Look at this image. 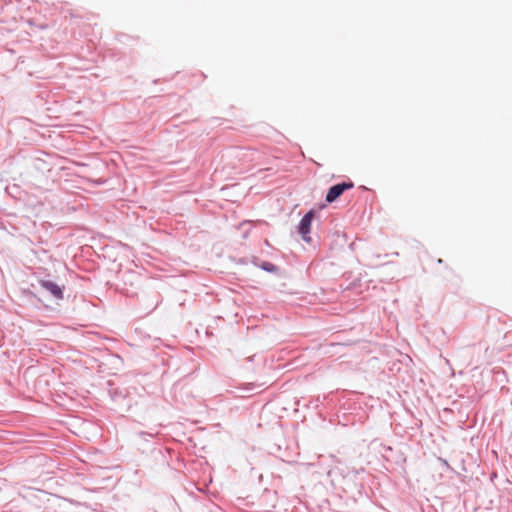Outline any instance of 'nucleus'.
<instances>
[{
	"instance_id": "obj_4",
	"label": "nucleus",
	"mask_w": 512,
	"mask_h": 512,
	"mask_svg": "<svg viewBox=\"0 0 512 512\" xmlns=\"http://www.w3.org/2000/svg\"><path fill=\"white\" fill-rule=\"evenodd\" d=\"M262 269H264L265 271L273 272L276 270V267L270 262H264L262 264Z\"/></svg>"
},
{
	"instance_id": "obj_1",
	"label": "nucleus",
	"mask_w": 512,
	"mask_h": 512,
	"mask_svg": "<svg viewBox=\"0 0 512 512\" xmlns=\"http://www.w3.org/2000/svg\"><path fill=\"white\" fill-rule=\"evenodd\" d=\"M353 187L352 182H342L331 186L326 194V201L328 203L334 202L343 192Z\"/></svg>"
},
{
	"instance_id": "obj_3",
	"label": "nucleus",
	"mask_w": 512,
	"mask_h": 512,
	"mask_svg": "<svg viewBox=\"0 0 512 512\" xmlns=\"http://www.w3.org/2000/svg\"><path fill=\"white\" fill-rule=\"evenodd\" d=\"M40 285L42 288L50 292L56 299H63V291L58 284L50 280H40Z\"/></svg>"
},
{
	"instance_id": "obj_2",
	"label": "nucleus",
	"mask_w": 512,
	"mask_h": 512,
	"mask_svg": "<svg viewBox=\"0 0 512 512\" xmlns=\"http://www.w3.org/2000/svg\"><path fill=\"white\" fill-rule=\"evenodd\" d=\"M314 217V211L310 210L307 212L302 219L300 220L298 231L302 236V239L306 242L310 241L309 233L311 228V223Z\"/></svg>"
}]
</instances>
